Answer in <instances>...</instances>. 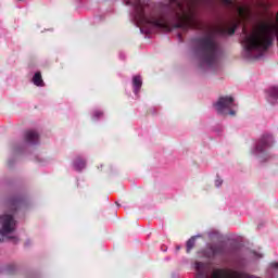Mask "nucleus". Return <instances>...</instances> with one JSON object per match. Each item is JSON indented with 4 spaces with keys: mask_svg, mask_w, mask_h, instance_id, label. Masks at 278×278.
Listing matches in <instances>:
<instances>
[{
    "mask_svg": "<svg viewBox=\"0 0 278 278\" xmlns=\"http://www.w3.org/2000/svg\"><path fill=\"white\" fill-rule=\"evenodd\" d=\"M210 3V0H169V8L172 10V16L177 21L173 25L174 29H199L203 31V24L197 20V13L194 12V5H201Z\"/></svg>",
    "mask_w": 278,
    "mask_h": 278,
    "instance_id": "nucleus-1",
    "label": "nucleus"
},
{
    "mask_svg": "<svg viewBox=\"0 0 278 278\" xmlns=\"http://www.w3.org/2000/svg\"><path fill=\"white\" fill-rule=\"evenodd\" d=\"M218 41L214 34L195 39V51L206 66H214L218 60Z\"/></svg>",
    "mask_w": 278,
    "mask_h": 278,
    "instance_id": "nucleus-2",
    "label": "nucleus"
},
{
    "mask_svg": "<svg viewBox=\"0 0 278 278\" xmlns=\"http://www.w3.org/2000/svg\"><path fill=\"white\" fill-rule=\"evenodd\" d=\"M226 8H232L237 10L238 15H233L230 17V20L227 22L225 26H220L218 28L219 34L223 36H233L236 34V29H238V26L242 21H250L252 13L250 7H242L238 5L233 0H220Z\"/></svg>",
    "mask_w": 278,
    "mask_h": 278,
    "instance_id": "nucleus-3",
    "label": "nucleus"
},
{
    "mask_svg": "<svg viewBox=\"0 0 278 278\" xmlns=\"http://www.w3.org/2000/svg\"><path fill=\"white\" fill-rule=\"evenodd\" d=\"M149 5V0H137L135 12L136 18L140 23V25H153L154 27H160L161 29H165L166 31H170V26L166 23V18L164 17H149L144 13V8Z\"/></svg>",
    "mask_w": 278,
    "mask_h": 278,
    "instance_id": "nucleus-4",
    "label": "nucleus"
},
{
    "mask_svg": "<svg viewBox=\"0 0 278 278\" xmlns=\"http://www.w3.org/2000/svg\"><path fill=\"white\" fill-rule=\"evenodd\" d=\"M236 105L233 97L225 96L219 97L214 108L218 114L236 116V111L231 110Z\"/></svg>",
    "mask_w": 278,
    "mask_h": 278,
    "instance_id": "nucleus-5",
    "label": "nucleus"
},
{
    "mask_svg": "<svg viewBox=\"0 0 278 278\" xmlns=\"http://www.w3.org/2000/svg\"><path fill=\"white\" fill-rule=\"evenodd\" d=\"M0 236H8L16 231V220L12 214L0 215Z\"/></svg>",
    "mask_w": 278,
    "mask_h": 278,
    "instance_id": "nucleus-6",
    "label": "nucleus"
},
{
    "mask_svg": "<svg viewBox=\"0 0 278 278\" xmlns=\"http://www.w3.org/2000/svg\"><path fill=\"white\" fill-rule=\"evenodd\" d=\"M273 147V136L265 135L256 144V153H266V149Z\"/></svg>",
    "mask_w": 278,
    "mask_h": 278,
    "instance_id": "nucleus-7",
    "label": "nucleus"
},
{
    "mask_svg": "<svg viewBox=\"0 0 278 278\" xmlns=\"http://www.w3.org/2000/svg\"><path fill=\"white\" fill-rule=\"evenodd\" d=\"M24 140L28 144H38L40 142V135L36 130H26L24 134Z\"/></svg>",
    "mask_w": 278,
    "mask_h": 278,
    "instance_id": "nucleus-8",
    "label": "nucleus"
},
{
    "mask_svg": "<svg viewBox=\"0 0 278 278\" xmlns=\"http://www.w3.org/2000/svg\"><path fill=\"white\" fill-rule=\"evenodd\" d=\"M132 88H134L135 94H138V92H140V89L142 88V77L141 76L132 77Z\"/></svg>",
    "mask_w": 278,
    "mask_h": 278,
    "instance_id": "nucleus-9",
    "label": "nucleus"
},
{
    "mask_svg": "<svg viewBox=\"0 0 278 278\" xmlns=\"http://www.w3.org/2000/svg\"><path fill=\"white\" fill-rule=\"evenodd\" d=\"M74 168L75 170L81 172L86 168V161L79 156L74 160Z\"/></svg>",
    "mask_w": 278,
    "mask_h": 278,
    "instance_id": "nucleus-10",
    "label": "nucleus"
},
{
    "mask_svg": "<svg viewBox=\"0 0 278 278\" xmlns=\"http://www.w3.org/2000/svg\"><path fill=\"white\" fill-rule=\"evenodd\" d=\"M33 84L35 86L43 87L45 86V80H42V74L40 72L35 73L33 77Z\"/></svg>",
    "mask_w": 278,
    "mask_h": 278,
    "instance_id": "nucleus-11",
    "label": "nucleus"
},
{
    "mask_svg": "<svg viewBox=\"0 0 278 278\" xmlns=\"http://www.w3.org/2000/svg\"><path fill=\"white\" fill-rule=\"evenodd\" d=\"M211 251L213 255H223V253H225L223 245H213L211 247Z\"/></svg>",
    "mask_w": 278,
    "mask_h": 278,
    "instance_id": "nucleus-12",
    "label": "nucleus"
},
{
    "mask_svg": "<svg viewBox=\"0 0 278 278\" xmlns=\"http://www.w3.org/2000/svg\"><path fill=\"white\" fill-rule=\"evenodd\" d=\"M10 205H11V212H12V214H14L16 212V210H18L21 207V200H18V199L12 200L10 202Z\"/></svg>",
    "mask_w": 278,
    "mask_h": 278,
    "instance_id": "nucleus-13",
    "label": "nucleus"
},
{
    "mask_svg": "<svg viewBox=\"0 0 278 278\" xmlns=\"http://www.w3.org/2000/svg\"><path fill=\"white\" fill-rule=\"evenodd\" d=\"M268 97H269V99H275V100H277V99H278V87H271V88H269V90H268Z\"/></svg>",
    "mask_w": 278,
    "mask_h": 278,
    "instance_id": "nucleus-14",
    "label": "nucleus"
},
{
    "mask_svg": "<svg viewBox=\"0 0 278 278\" xmlns=\"http://www.w3.org/2000/svg\"><path fill=\"white\" fill-rule=\"evenodd\" d=\"M197 238L195 237H191L188 241H187V253H190V251H192L194 249V244H195Z\"/></svg>",
    "mask_w": 278,
    "mask_h": 278,
    "instance_id": "nucleus-15",
    "label": "nucleus"
},
{
    "mask_svg": "<svg viewBox=\"0 0 278 278\" xmlns=\"http://www.w3.org/2000/svg\"><path fill=\"white\" fill-rule=\"evenodd\" d=\"M5 271L8 275H14L16 273V265H8Z\"/></svg>",
    "mask_w": 278,
    "mask_h": 278,
    "instance_id": "nucleus-16",
    "label": "nucleus"
},
{
    "mask_svg": "<svg viewBox=\"0 0 278 278\" xmlns=\"http://www.w3.org/2000/svg\"><path fill=\"white\" fill-rule=\"evenodd\" d=\"M270 267H271L273 270H275V271L277 273V275H278V263H277V262H273V263L270 264Z\"/></svg>",
    "mask_w": 278,
    "mask_h": 278,
    "instance_id": "nucleus-17",
    "label": "nucleus"
},
{
    "mask_svg": "<svg viewBox=\"0 0 278 278\" xmlns=\"http://www.w3.org/2000/svg\"><path fill=\"white\" fill-rule=\"evenodd\" d=\"M215 186L216 188H220V186H223V180L222 179L215 180Z\"/></svg>",
    "mask_w": 278,
    "mask_h": 278,
    "instance_id": "nucleus-18",
    "label": "nucleus"
},
{
    "mask_svg": "<svg viewBox=\"0 0 278 278\" xmlns=\"http://www.w3.org/2000/svg\"><path fill=\"white\" fill-rule=\"evenodd\" d=\"M94 116L96 118H99V116H103V113L101 111H96Z\"/></svg>",
    "mask_w": 278,
    "mask_h": 278,
    "instance_id": "nucleus-19",
    "label": "nucleus"
},
{
    "mask_svg": "<svg viewBox=\"0 0 278 278\" xmlns=\"http://www.w3.org/2000/svg\"><path fill=\"white\" fill-rule=\"evenodd\" d=\"M9 240H17L16 237H8Z\"/></svg>",
    "mask_w": 278,
    "mask_h": 278,
    "instance_id": "nucleus-20",
    "label": "nucleus"
},
{
    "mask_svg": "<svg viewBox=\"0 0 278 278\" xmlns=\"http://www.w3.org/2000/svg\"><path fill=\"white\" fill-rule=\"evenodd\" d=\"M179 249H181V247H177V251H179Z\"/></svg>",
    "mask_w": 278,
    "mask_h": 278,
    "instance_id": "nucleus-21",
    "label": "nucleus"
}]
</instances>
